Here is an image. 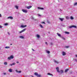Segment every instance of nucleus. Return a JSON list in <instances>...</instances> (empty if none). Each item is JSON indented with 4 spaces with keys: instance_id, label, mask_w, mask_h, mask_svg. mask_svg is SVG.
I'll list each match as a JSON object with an SVG mask.
<instances>
[{
    "instance_id": "nucleus-1",
    "label": "nucleus",
    "mask_w": 77,
    "mask_h": 77,
    "mask_svg": "<svg viewBox=\"0 0 77 77\" xmlns=\"http://www.w3.org/2000/svg\"><path fill=\"white\" fill-rule=\"evenodd\" d=\"M34 75H36L37 77H41V75L38 74V73L37 72H35L34 73Z\"/></svg>"
},
{
    "instance_id": "nucleus-2",
    "label": "nucleus",
    "mask_w": 77,
    "mask_h": 77,
    "mask_svg": "<svg viewBox=\"0 0 77 77\" xmlns=\"http://www.w3.org/2000/svg\"><path fill=\"white\" fill-rule=\"evenodd\" d=\"M11 59H14V56L13 55H11L10 57H8V60H11Z\"/></svg>"
},
{
    "instance_id": "nucleus-3",
    "label": "nucleus",
    "mask_w": 77,
    "mask_h": 77,
    "mask_svg": "<svg viewBox=\"0 0 77 77\" xmlns=\"http://www.w3.org/2000/svg\"><path fill=\"white\" fill-rule=\"evenodd\" d=\"M26 30V29H24L23 30H22L21 31H19L18 32L19 33V34L22 33H23V32H24Z\"/></svg>"
},
{
    "instance_id": "nucleus-4",
    "label": "nucleus",
    "mask_w": 77,
    "mask_h": 77,
    "mask_svg": "<svg viewBox=\"0 0 77 77\" xmlns=\"http://www.w3.org/2000/svg\"><path fill=\"white\" fill-rule=\"evenodd\" d=\"M69 27L70 29H71V28H72V27H73V28H76V26L72 25L69 26Z\"/></svg>"
},
{
    "instance_id": "nucleus-5",
    "label": "nucleus",
    "mask_w": 77,
    "mask_h": 77,
    "mask_svg": "<svg viewBox=\"0 0 77 77\" xmlns=\"http://www.w3.org/2000/svg\"><path fill=\"white\" fill-rule=\"evenodd\" d=\"M22 11L23 12H24V13H27V11L26 10H24V9H22Z\"/></svg>"
},
{
    "instance_id": "nucleus-6",
    "label": "nucleus",
    "mask_w": 77,
    "mask_h": 77,
    "mask_svg": "<svg viewBox=\"0 0 77 77\" xmlns=\"http://www.w3.org/2000/svg\"><path fill=\"white\" fill-rule=\"evenodd\" d=\"M15 64H16L15 63H13L12 64H10V65L12 66H13V65H15Z\"/></svg>"
},
{
    "instance_id": "nucleus-7",
    "label": "nucleus",
    "mask_w": 77,
    "mask_h": 77,
    "mask_svg": "<svg viewBox=\"0 0 77 77\" xmlns=\"http://www.w3.org/2000/svg\"><path fill=\"white\" fill-rule=\"evenodd\" d=\"M27 27V25H25V26L21 25L20 26V27L22 28H24V27Z\"/></svg>"
},
{
    "instance_id": "nucleus-8",
    "label": "nucleus",
    "mask_w": 77,
    "mask_h": 77,
    "mask_svg": "<svg viewBox=\"0 0 77 77\" xmlns=\"http://www.w3.org/2000/svg\"><path fill=\"white\" fill-rule=\"evenodd\" d=\"M8 19H11V20H13V17L11 16H9L8 17Z\"/></svg>"
},
{
    "instance_id": "nucleus-9",
    "label": "nucleus",
    "mask_w": 77,
    "mask_h": 77,
    "mask_svg": "<svg viewBox=\"0 0 77 77\" xmlns=\"http://www.w3.org/2000/svg\"><path fill=\"white\" fill-rule=\"evenodd\" d=\"M15 71L16 72H17V73H21V71H18L17 70H16Z\"/></svg>"
},
{
    "instance_id": "nucleus-10",
    "label": "nucleus",
    "mask_w": 77,
    "mask_h": 77,
    "mask_svg": "<svg viewBox=\"0 0 77 77\" xmlns=\"http://www.w3.org/2000/svg\"><path fill=\"white\" fill-rule=\"evenodd\" d=\"M47 75H51L52 77H53V75L52 74H51L50 73H48Z\"/></svg>"
},
{
    "instance_id": "nucleus-11",
    "label": "nucleus",
    "mask_w": 77,
    "mask_h": 77,
    "mask_svg": "<svg viewBox=\"0 0 77 77\" xmlns=\"http://www.w3.org/2000/svg\"><path fill=\"white\" fill-rule=\"evenodd\" d=\"M62 54L63 56H65V55L66 54V53L64 51H63L62 52Z\"/></svg>"
},
{
    "instance_id": "nucleus-12",
    "label": "nucleus",
    "mask_w": 77,
    "mask_h": 77,
    "mask_svg": "<svg viewBox=\"0 0 77 77\" xmlns=\"http://www.w3.org/2000/svg\"><path fill=\"white\" fill-rule=\"evenodd\" d=\"M57 35L59 36V37H60V38L61 37V35L59 33H57Z\"/></svg>"
},
{
    "instance_id": "nucleus-13",
    "label": "nucleus",
    "mask_w": 77,
    "mask_h": 77,
    "mask_svg": "<svg viewBox=\"0 0 77 77\" xmlns=\"http://www.w3.org/2000/svg\"><path fill=\"white\" fill-rule=\"evenodd\" d=\"M38 9H41V10H44V8H41L40 7H38Z\"/></svg>"
},
{
    "instance_id": "nucleus-14",
    "label": "nucleus",
    "mask_w": 77,
    "mask_h": 77,
    "mask_svg": "<svg viewBox=\"0 0 77 77\" xmlns=\"http://www.w3.org/2000/svg\"><path fill=\"white\" fill-rule=\"evenodd\" d=\"M64 33L66 35H68L69 34V32H64Z\"/></svg>"
},
{
    "instance_id": "nucleus-15",
    "label": "nucleus",
    "mask_w": 77,
    "mask_h": 77,
    "mask_svg": "<svg viewBox=\"0 0 77 77\" xmlns=\"http://www.w3.org/2000/svg\"><path fill=\"white\" fill-rule=\"evenodd\" d=\"M54 62L55 63H57V64H58V63H59V62L55 60H54Z\"/></svg>"
},
{
    "instance_id": "nucleus-16",
    "label": "nucleus",
    "mask_w": 77,
    "mask_h": 77,
    "mask_svg": "<svg viewBox=\"0 0 77 77\" xmlns=\"http://www.w3.org/2000/svg\"><path fill=\"white\" fill-rule=\"evenodd\" d=\"M32 8V6L30 5L29 6H27V9H30V8Z\"/></svg>"
},
{
    "instance_id": "nucleus-17",
    "label": "nucleus",
    "mask_w": 77,
    "mask_h": 77,
    "mask_svg": "<svg viewBox=\"0 0 77 77\" xmlns=\"http://www.w3.org/2000/svg\"><path fill=\"white\" fill-rule=\"evenodd\" d=\"M8 71L10 72H12V69H10L8 70Z\"/></svg>"
},
{
    "instance_id": "nucleus-18",
    "label": "nucleus",
    "mask_w": 77,
    "mask_h": 77,
    "mask_svg": "<svg viewBox=\"0 0 77 77\" xmlns=\"http://www.w3.org/2000/svg\"><path fill=\"white\" fill-rule=\"evenodd\" d=\"M61 38L62 39H63V40H65V38H64V37H63V36H61Z\"/></svg>"
},
{
    "instance_id": "nucleus-19",
    "label": "nucleus",
    "mask_w": 77,
    "mask_h": 77,
    "mask_svg": "<svg viewBox=\"0 0 77 77\" xmlns=\"http://www.w3.org/2000/svg\"><path fill=\"white\" fill-rule=\"evenodd\" d=\"M60 73L61 74H62V73H63V71L62 70H60Z\"/></svg>"
},
{
    "instance_id": "nucleus-20",
    "label": "nucleus",
    "mask_w": 77,
    "mask_h": 77,
    "mask_svg": "<svg viewBox=\"0 0 77 77\" xmlns=\"http://www.w3.org/2000/svg\"><path fill=\"white\" fill-rule=\"evenodd\" d=\"M68 70H69V69H66L65 70V72H68Z\"/></svg>"
},
{
    "instance_id": "nucleus-21",
    "label": "nucleus",
    "mask_w": 77,
    "mask_h": 77,
    "mask_svg": "<svg viewBox=\"0 0 77 77\" xmlns=\"http://www.w3.org/2000/svg\"><path fill=\"white\" fill-rule=\"evenodd\" d=\"M19 38L21 39H24V37L23 36H19Z\"/></svg>"
},
{
    "instance_id": "nucleus-22",
    "label": "nucleus",
    "mask_w": 77,
    "mask_h": 77,
    "mask_svg": "<svg viewBox=\"0 0 77 77\" xmlns=\"http://www.w3.org/2000/svg\"><path fill=\"white\" fill-rule=\"evenodd\" d=\"M39 26L40 27H41V28H42V29L44 28V27H43V26H42V25L41 24H40Z\"/></svg>"
},
{
    "instance_id": "nucleus-23",
    "label": "nucleus",
    "mask_w": 77,
    "mask_h": 77,
    "mask_svg": "<svg viewBox=\"0 0 77 77\" xmlns=\"http://www.w3.org/2000/svg\"><path fill=\"white\" fill-rule=\"evenodd\" d=\"M59 20L60 21H63V19L59 18Z\"/></svg>"
},
{
    "instance_id": "nucleus-24",
    "label": "nucleus",
    "mask_w": 77,
    "mask_h": 77,
    "mask_svg": "<svg viewBox=\"0 0 77 77\" xmlns=\"http://www.w3.org/2000/svg\"><path fill=\"white\" fill-rule=\"evenodd\" d=\"M4 65H8V62H5L4 63Z\"/></svg>"
},
{
    "instance_id": "nucleus-25",
    "label": "nucleus",
    "mask_w": 77,
    "mask_h": 77,
    "mask_svg": "<svg viewBox=\"0 0 77 77\" xmlns=\"http://www.w3.org/2000/svg\"><path fill=\"white\" fill-rule=\"evenodd\" d=\"M66 19H67V20H68L69 19V17L68 16L66 17Z\"/></svg>"
},
{
    "instance_id": "nucleus-26",
    "label": "nucleus",
    "mask_w": 77,
    "mask_h": 77,
    "mask_svg": "<svg viewBox=\"0 0 77 77\" xmlns=\"http://www.w3.org/2000/svg\"><path fill=\"white\" fill-rule=\"evenodd\" d=\"M46 52L48 54H49V53H50V51H48L47 50L46 51Z\"/></svg>"
},
{
    "instance_id": "nucleus-27",
    "label": "nucleus",
    "mask_w": 77,
    "mask_h": 77,
    "mask_svg": "<svg viewBox=\"0 0 77 77\" xmlns=\"http://www.w3.org/2000/svg\"><path fill=\"white\" fill-rule=\"evenodd\" d=\"M15 8L17 9H18V7L17 6H15Z\"/></svg>"
},
{
    "instance_id": "nucleus-28",
    "label": "nucleus",
    "mask_w": 77,
    "mask_h": 77,
    "mask_svg": "<svg viewBox=\"0 0 77 77\" xmlns=\"http://www.w3.org/2000/svg\"><path fill=\"white\" fill-rule=\"evenodd\" d=\"M56 69H57V70H59V67H57L56 68Z\"/></svg>"
},
{
    "instance_id": "nucleus-29",
    "label": "nucleus",
    "mask_w": 77,
    "mask_h": 77,
    "mask_svg": "<svg viewBox=\"0 0 77 77\" xmlns=\"http://www.w3.org/2000/svg\"><path fill=\"white\" fill-rule=\"evenodd\" d=\"M5 48H10V47L9 46H7V47H5Z\"/></svg>"
},
{
    "instance_id": "nucleus-30",
    "label": "nucleus",
    "mask_w": 77,
    "mask_h": 77,
    "mask_svg": "<svg viewBox=\"0 0 77 77\" xmlns=\"http://www.w3.org/2000/svg\"><path fill=\"white\" fill-rule=\"evenodd\" d=\"M57 71L58 73H60V71L59 70H57Z\"/></svg>"
},
{
    "instance_id": "nucleus-31",
    "label": "nucleus",
    "mask_w": 77,
    "mask_h": 77,
    "mask_svg": "<svg viewBox=\"0 0 77 77\" xmlns=\"http://www.w3.org/2000/svg\"><path fill=\"white\" fill-rule=\"evenodd\" d=\"M70 19L71 20H73L74 19V18H73V17H72V16H71Z\"/></svg>"
},
{
    "instance_id": "nucleus-32",
    "label": "nucleus",
    "mask_w": 77,
    "mask_h": 77,
    "mask_svg": "<svg viewBox=\"0 0 77 77\" xmlns=\"http://www.w3.org/2000/svg\"><path fill=\"white\" fill-rule=\"evenodd\" d=\"M76 5H77V2H76V3H75L74 4V6H75Z\"/></svg>"
},
{
    "instance_id": "nucleus-33",
    "label": "nucleus",
    "mask_w": 77,
    "mask_h": 77,
    "mask_svg": "<svg viewBox=\"0 0 77 77\" xmlns=\"http://www.w3.org/2000/svg\"><path fill=\"white\" fill-rule=\"evenodd\" d=\"M37 37L38 38H39L40 37V36L39 35H37Z\"/></svg>"
},
{
    "instance_id": "nucleus-34",
    "label": "nucleus",
    "mask_w": 77,
    "mask_h": 77,
    "mask_svg": "<svg viewBox=\"0 0 77 77\" xmlns=\"http://www.w3.org/2000/svg\"><path fill=\"white\" fill-rule=\"evenodd\" d=\"M69 46H65V48H69Z\"/></svg>"
},
{
    "instance_id": "nucleus-35",
    "label": "nucleus",
    "mask_w": 77,
    "mask_h": 77,
    "mask_svg": "<svg viewBox=\"0 0 77 77\" xmlns=\"http://www.w3.org/2000/svg\"><path fill=\"white\" fill-rule=\"evenodd\" d=\"M41 23H42V24H45V22H41Z\"/></svg>"
},
{
    "instance_id": "nucleus-36",
    "label": "nucleus",
    "mask_w": 77,
    "mask_h": 77,
    "mask_svg": "<svg viewBox=\"0 0 77 77\" xmlns=\"http://www.w3.org/2000/svg\"><path fill=\"white\" fill-rule=\"evenodd\" d=\"M74 60H75L76 62H77V59H74Z\"/></svg>"
},
{
    "instance_id": "nucleus-37",
    "label": "nucleus",
    "mask_w": 77,
    "mask_h": 77,
    "mask_svg": "<svg viewBox=\"0 0 77 77\" xmlns=\"http://www.w3.org/2000/svg\"><path fill=\"white\" fill-rule=\"evenodd\" d=\"M3 74L5 75H6V73H4Z\"/></svg>"
},
{
    "instance_id": "nucleus-38",
    "label": "nucleus",
    "mask_w": 77,
    "mask_h": 77,
    "mask_svg": "<svg viewBox=\"0 0 77 77\" xmlns=\"http://www.w3.org/2000/svg\"><path fill=\"white\" fill-rule=\"evenodd\" d=\"M32 20H34V21H36V19H35V18H33V19H32Z\"/></svg>"
},
{
    "instance_id": "nucleus-39",
    "label": "nucleus",
    "mask_w": 77,
    "mask_h": 77,
    "mask_svg": "<svg viewBox=\"0 0 77 77\" xmlns=\"http://www.w3.org/2000/svg\"><path fill=\"white\" fill-rule=\"evenodd\" d=\"M8 23H5V24H4V25H5V26H7V25H8Z\"/></svg>"
},
{
    "instance_id": "nucleus-40",
    "label": "nucleus",
    "mask_w": 77,
    "mask_h": 77,
    "mask_svg": "<svg viewBox=\"0 0 77 77\" xmlns=\"http://www.w3.org/2000/svg\"><path fill=\"white\" fill-rule=\"evenodd\" d=\"M38 17H41V15L40 14H38Z\"/></svg>"
},
{
    "instance_id": "nucleus-41",
    "label": "nucleus",
    "mask_w": 77,
    "mask_h": 77,
    "mask_svg": "<svg viewBox=\"0 0 77 77\" xmlns=\"http://www.w3.org/2000/svg\"><path fill=\"white\" fill-rule=\"evenodd\" d=\"M34 18L33 17H31V19H32V20H33V19Z\"/></svg>"
},
{
    "instance_id": "nucleus-42",
    "label": "nucleus",
    "mask_w": 77,
    "mask_h": 77,
    "mask_svg": "<svg viewBox=\"0 0 77 77\" xmlns=\"http://www.w3.org/2000/svg\"><path fill=\"white\" fill-rule=\"evenodd\" d=\"M53 45V43H50V45Z\"/></svg>"
},
{
    "instance_id": "nucleus-43",
    "label": "nucleus",
    "mask_w": 77,
    "mask_h": 77,
    "mask_svg": "<svg viewBox=\"0 0 77 77\" xmlns=\"http://www.w3.org/2000/svg\"><path fill=\"white\" fill-rule=\"evenodd\" d=\"M47 23H50V22L49 21L47 20Z\"/></svg>"
},
{
    "instance_id": "nucleus-44",
    "label": "nucleus",
    "mask_w": 77,
    "mask_h": 77,
    "mask_svg": "<svg viewBox=\"0 0 77 77\" xmlns=\"http://www.w3.org/2000/svg\"><path fill=\"white\" fill-rule=\"evenodd\" d=\"M2 26L0 25V29H2Z\"/></svg>"
},
{
    "instance_id": "nucleus-45",
    "label": "nucleus",
    "mask_w": 77,
    "mask_h": 77,
    "mask_svg": "<svg viewBox=\"0 0 77 77\" xmlns=\"http://www.w3.org/2000/svg\"><path fill=\"white\" fill-rule=\"evenodd\" d=\"M17 63H19V62L17 61L16 62Z\"/></svg>"
},
{
    "instance_id": "nucleus-46",
    "label": "nucleus",
    "mask_w": 77,
    "mask_h": 77,
    "mask_svg": "<svg viewBox=\"0 0 77 77\" xmlns=\"http://www.w3.org/2000/svg\"><path fill=\"white\" fill-rule=\"evenodd\" d=\"M8 35H10V33H9V32H8Z\"/></svg>"
},
{
    "instance_id": "nucleus-47",
    "label": "nucleus",
    "mask_w": 77,
    "mask_h": 77,
    "mask_svg": "<svg viewBox=\"0 0 77 77\" xmlns=\"http://www.w3.org/2000/svg\"><path fill=\"white\" fill-rule=\"evenodd\" d=\"M32 50L33 51H35V50L34 49H32Z\"/></svg>"
},
{
    "instance_id": "nucleus-48",
    "label": "nucleus",
    "mask_w": 77,
    "mask_h": 77,
    "mask_svg": "<svg viewBox=\"0 0 77 77\" xmlns=\"http://www.w3.org/2000/svg\"><path fill=\"white\" fill-rule=\"evenodd\" d=\"M0 17H2V14H0Z\"/></svg>"
},
{
    "instance_id": "nucleus-49",
    "label": "nucleus",
    "mask_w": 77,
    "mask_h": 77,
    "mask_svg": "<svg viewBox=\"0 0 77 77\" xmlns=\"http://www.w3.org/2000/svg\"><path fill=\"white\" fill-rule=\"evenodd\" d=\"M75 56L76 57H77V55H75Z\"/></svg>"
},
{
    "instance_id": "nucleus-50",
    "label": "nucleus",
    "mask_w": 77,
    "mask_h": 77,
    "mask_svg": "<svg viewBox=\"0 0 77 77\" xmlns=\"http://www.w3.org/2000/svg\"><path fill=\"white\" fill-rule=\"evenodd\" d=\"M45 44H46L47 45V42H45Z\"/></svg>"
},
{
    "instance_id": "nucleus-51",
    "label": "nucleus",
    "mask_w": 77,
    "mask_h": 77,
    "mask_svg": "<svg viewBox=\"0 0 77 77\" xmlns=\"http://www.w3.org/2000/svg\"><path fill=\"white\" fill-rule=\"evenodd\" d=\"M22 20H23V21H24V19H23Z\"/></svg>"
},
{
    "instance_id": "nucleus-52",
    "label": "nucleus",
    "mask_w": 77,
    "mask_h": 77,
    "mask_svg": "<svg viewBox=\"0 0 77 77\" xmlns=\"http://www.w3.org/2000/svg\"><path fill=\"white\" fill-rule=\"evenodd\" d=\"M10 45H12V44H10Z\"/></svg>"
},
{
    "instance_id": "nucleus-53",
    "label": "nucleus",
    "mask_w": 77,
    "mask_h": 77,
    "mask_svg": "<svg viewBox=\"0 0 77 77\" xmlns=\"http://www.w3.org/2000/svg\"><path fill=\"white\" fill-rule=\"evenodd\" d=\"M70 73L71 74H72V72H70Z\"/></svg>"
},
{
    "instance_id": "nucleus-54",
    "label": "nucleus",
    "mask_w": 77,
    "mask_h": 77,
    "mask_svg": "<svg viewBox=\"0 0 77 77\" xmlns=\"http://www.w3.org/2000/svg\"><path fill=\"white\" fill-rule=\"evenodd\" d=\"M31 77H33V76L32 75V76H31Z\"/></svg>"
},
{
    "instance_id": "nucleus-55",
    "label": "nucleus",
    "mask_w": 77,
    "mask_h": 77,
    "mask_svg": "<svg viewBox=\"0 0 77 77\" xmlns=\"http://www.w3.org/2000/svg\"><path fill=\"white\" fill-rule=\"evenodd\" d=\"M60 10H61V11H62V10L61 9H60Z\"/></svg>"
}]
</instances>
